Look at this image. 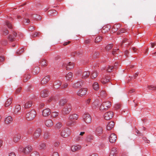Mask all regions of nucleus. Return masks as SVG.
I'll return each instance as SVG.
<instances>
[{
	"label": "nucleus",
	"mask_w": 156,
	"mask_h": 156,
	"mask_svg": "<svg viewBox=\"0 0 156 156\" xmlns=\"http://www.w3.org/2000/svg\"><path fill=\"white\" fill-rule=\"evenodd\" d=\"M6 25L9 28H12V25L10 22L6 21Z\"/></svg>",
	"instance_id": "864d4df0"
},
{
	"label": "nucleus",
	"mask_w": 156,
	"mask_h": 156,
	"mask_svg": "<svg viewBox=\"0 0 156 156\" xmlns=\"http://www.w3.org/2000/svg\"><path fill=\"white\" fill-rule=\"evenodd\" d=\"M102 39L101 37L100 36H98L97 37L95 40V42L96 43H98L101 41Z\"/></svg>",
	"instance_id": "de8ad7c7"
},
{
	"label": "nucleus",
	"mask_w": 156,
	"mask_h": 156,
	"mask_svg": "<svg viewBox=\"0 0 156 156\" xmlns=\"http://www.w3.org/2000/svg\"><path fill=\"white\" fill-rule=\"evenodd\" d=\"M71 133L70 130L68 128L63 129L61 132V136L63 137H66L69 136Z\"/></svg>",
	"instance_id": "20e7f679"
},
{
	"label": "nucleus",
	"mask_w": 156,
	"mask_h": 156,
	"mask_svg": "<svg viewBox=\"0 0 156 156\" xmlns=\"http://www.w3.org/2000/svg\"><path fill=\"white\" fill-rule=\"evenodd\" d=\"M21 89V87H20L17 88L15 92V94H19L20 91Z\"/></svg>",
	"instance_id": "4d7b16f0"
},
{
	"label": "nucleus",
	"mask_w": 156,
	"mask_h": 156,
	"mask_svg": "<svg viewBox=\"0 0 156 156\" xmlns=\"http://www.w3.org/2000/svg\"><path fill=\"white\" fill-rule=\"evenodd\" d=\"M32 105V102L31 101H29L25 104L24 107L25 108H28L31 107Z\"/></svg>",
	"instance_id": "c85d7f7f"
},
{
	"label": "nucleus",
	"mask_w": 156,
	"mask_h": 156,
	"mask_svg": "<svg viewBox=\"0 0 156 156\" xmlns=\"http://www.w3.org/2000/svg\"><path fill=\"white\" fill-rule=\"evenodd\" d=\"M83 81L78 82L73 85V87L74 88H77L82 86L83 85Z\"/></svg>",
	"instance_id": "f3484780"
},
{
	"label": "nucleus",
	"mask_w": 156,
	"mask_h": 156,
	"mask_svg": "<svg viewBox=\"0 0 156 156\" xmlns=\"http://www.w3.org/2000/svg\"><path fill=\"white\" fill-rule=\"evenodd\" d=\"M19 150L20 151L23 152L24 153V148L22 146H20L19 148Z\"/></svg>",
	"instance_id": "bf43d9fd"
},
{
	"label": "nucleus",
	"mask_w": 156,
	"mask_h": 156,
	"mask_svg": "<svg viewBox=\"0 0 156 156\" xmlns=\"http://www.w3.org/2000/svg\"><path fill=\"white\" fill-rule=\"evenodd\" d=\"M24 50L23 48L19 49L17 50L16 51V54L18 55H21L22 53L24 52Z\"/></svg>",
	"instance_id": "58836bf2"
},
{
	"label": "nucleus",
	"mask_w": 156,
	"mask_h": 156,
	"mask_svg": "<svg viewBox=\"0 0 156 156\" xmlns=\"http://www.w3.org/2000/svg\"><path fill=\"white\" fill-rule=\"evenodd\" d=\"M81 147L79 145L72 146L71 148V151L73 152L75 151L80 149Z\"/></svg>",
	"instance_id": "6ab92c4d"
},
{
	"label": "nucleus",
	"mask_w": 156,
	"mask_h": 156,
	"mask_svg": "<svg viewBox=\"0 0 156 156\" xmlns=\"http://www.w3.org/2000/svg\"><path fill=\"white\" fill-rule=\"evenodd\" d=\"M36 115V112L34 109L28 111L26 114V117L28 121L33 120Z\"/></svg>",
	"instance_id": "f257e3e1"
},
{
	"label": "nucleus",
	"mask_w": 156,
	"mask_h": 156,
	"mask_svg": "<svg viewBox=\"0 0 156 156\" xmlns=\"http://www.w3.org/2000/svg\"><path fill=\"white\" fill-rule=\"evenodd\" d=\"M32 17L33 18H34V19L37 20H41V17L40 15H33L32 16Z\"/></svg>",
	"instance_id": "ea45409f"
},
{
	"label": "nucleus",
	"mask_w": 156,
	"mask_h": 156,
	"mask_svg": "<svg viewBox=\"0 0 156 156\" xmlns=\"http://www.w3.org/2000/svg\"><path fill=\"white\" fill-rule=\"evenodd\" d=\"M40 69L38 67H37L34 68L33 71V73L34 74H37L39 72Z\"/></svg>",
	"instance_id": "e433bc0d"
},
{
	"label": "nucleus",
	"mask_w": 156,
	"mask_h": 156,
	"mask_svg": "<svg viewBox=\"0 0 156 156\" xmlns=\"http://www.w3.org/2000/svg\"><path fill=\"white\" fill-rule=\"evenodd\" d=\"M51 113L49 109L46 108L44 110L42 111V115L45 117L49 115Z\"/></svg>",
	"instance_id": "f8f14e48"
},
{
	"label": "nucleus",
	"mask_w": 156,
	"mask_h": 156,
	"mask_svg": "<svg viewBox=\"0 0 156 156\" xmlns=\"http://www.w3.org/2000/svg\"><path fill=\"white\" fill-rule=\"evenodd\" d=\"M68 83H65V84H63L62 85V88H65L68 87Z\"/></svg>",
	"instance_id": "e2e57ef3"
},
{
	"label": "nucleus",
	"mask_w": 156,
	"mask_h": 156,
	"mask_svg": "<svg viewBox=\"0 0 156 156\" xmlns=\"http://www.w3.org/2000/svg\"><path fill=\"white\" fill-rule=\"evenodd\" d=\"M103 129L102 127L101 126H98L96 128L95 132L96 134L98 136H100L103 133Z\"/></svg>",
	"instance_id": "9b49d317"
},
{
	"label": "nucleus",
	"mask_w": 156,
	"mask_h": 156,
	"mask_svg": "<svg viewBox=\"0 0 156 156\" xmlns=\"http://www.w3.org/2000/svg\"><path fill=\"white\" fill-rule=\"evenodd\" d=\"M91 99L90 98H88L86 101V103L87 105H88L89 104L90 102Z\"/></svg>",
	"instance_id": "69168bd1"
},
{
	"label": "nucleus",
	"mask_w": 156,
	"mask_h": 156,
	"mask_svg": "<svg viewBox=\"0 0 156 156\" xmlns=\"http://www.w3.org/2000/svg\"><path fill=\"white\" fill-rule=\"evenodd\" d=\"M72 110V106L70 103L67 104L63 107L62 110V113L64 115L69 114Z\"/></svg>",
	"instance_id": "f03ea898"
},
{
	"label": "nucleus",
	"mask_w": 156,
	"mask_h": 156,
	"mask_svg": "<svg viewBox=\"0 0 156 156\" xmlns=\"http://www.w3.org/2000/svg\"><path fill=\"white\" fill-rule=\"evenodd\" d=\"M87 89L85 88H82L80 89L77 92V94L80 96H83L87 94Z\"/></svg>",
	"instance_id": "6e6552de"
},
{
	"label": "nucleus",
	"mask_w": 156,
	"mask_h": 156,
	"mask_svg": "<svg viewBox=\"0 0 156 156\" xmlns=\"http://www.w3.org/2000/svg\"><path fill=\"white\" fill-rule=\"evenodd\" d=\"M46 147V144L45 143L41 142L39 144L38 146L39 149L40 150H44Z\"/></svg>",
	"instance_id": "4be33fe9"
},
{
	"label": "nucleus",
	"mask_w": 156,
	"mask_h": 156,
	"mask_svg": "<svg viewBox=\"0 0 156 156\" xmlns=\"http://www.w3.org/2000/svg\"><path fill=\"white\" fill-rule=\"evenodd\" d=\"M9 40L11 41H14L15 38L11 35H10L8 37Z\"/></svg>",
	"instance_id": "6e6d98bb"
},
{
	"label": "nucleus",
	"mask_w": 156,
	"mask_h": 156,
	"mask_svg": "<svg viewBox=\"0 0 156 156\" xmlns=\"http://www.w3.org/2000/svg\"><path fill=\"white\" fill-rule=\"evenodd\" d=\"M90 75V73L89 72L85 71L82 74V78L83 79H86Z\"/></svg>",
	"instance_id": "2f4dec72"
},
{
	"label": "nucleus",
	"mask_w": 156,
	"mask_h": 156,
	"mask_svg": "<svg viewBox=\"0 0 156 156\" xmlns=\"http://www.w3.org/2000/svg\"><path fill=\"white\" fill-rule=\"evenodd\" d=\"M111 105L110 102L108 101L104 102L100 107L99 109L101 111H105L110 108Z\"/></svg>",
	"instance_id": "7ed1b4c3"
},
{
	"label": "nucleus",
	"mask_w": 156,
	"mask_h": 156,
	"mask_svg": "<svg viewBox=\"0 0 156 156\" xmlns=\"http://www.w3.org/2000/svg\"><path fill=\"white\" fill-rule=\"evenodd\" d=\"M76 123L75 121H73L70 119H69L66 122V124L69 126H72L74 125Z\"/></svg>",
	"instance_id": "b1692460"
},
{
	"label": "nucleus",
	"mask_w": 156,
	"mask_h": 156,
	"mask_svg": "<svg viewBox=\"0 0 156 156\" xmlns=\"http://www.w3.org/2000/svg\"><path fill=\"white\" fill-rule=\"evenodd\" d=\"M113 46L112 44H108L105 47V49L106 51H108L112 48Z\"/></svg>",
	"instance_id": "4c0bfd02"
},
{
	"label": "nucleus",
	"mask_w": 156,
	"mask_h": 156,
	"mask_svg": "<svg viewBox=\"0 0 156 156\" xmlns=\"http://www.w3.org/2000/svg\"><path fill=\"white\" fill-rule=\"evenodd\" d=\"M98 105V104L96 103V102H95L93 103L92 107L93 108H96L97 107V105Z\"/></svg>",
	"instance_id": "0e129e2a"
},
{
	"label": "nucleus",
	"mask_w": 156,
	"mask_h": 156,
	"mask_svg": "<svg viewBox=\"0 0 156 156\" xmlns=\"http://www.w3.org/2000/svg\"><path fill=\"white\" fill-rule=\"evenodd\" d=\"M12 98H9L7 100L5 104V107L9 106L12 103Z\"/></svg>",
	"instance_id": "7c9ffc66"
},
{
	"label": "nucleus",
	"mask_w": 156,
	"mask_h": 156,
	"mask_svg": "<svg viewBox=\"0 0 156 156\" xmlns=\"http://www.w3.org/2000/svg\"><path fill=\"white\" fill-rule=\"evenodd\" d=\"M30 76L28 74L26 75L24 77L23 81L26 82L27 80L30 79Z\"/></svg>",
	"instance_id": "a19ab883"
},
{
	"label": "nucleus",
	"mask_w": 156,
	"mask_h": 156,
	"mask_svg": "<svg viewBox=\"0 0 156 156\" xmlns=\"http://www.w3.org/2000/svg\"><path fill=\"white\" fill-rule=\"evenodd\" d=\"M120 105L119 104H117L115 105V108L116 109H118L120 108Z\"/></svg>",
	"instance_id": "680f3d73"
},
{
	"label": "nucleus",
	"mask_w": 156,
	"mask_h": 156,
	"mask_svg": "<svg viewBox=\"0 0 156 156\" xmlns=\"http://www.w3.org/2000/svg\"><path fill=\"white\" fill-rule=\"evenodd\" d=\"M73 76V73L71 72H69L66 75L65 77L67 80H70L72 78Z\"/></svg>",
	"instance_id": "bb28decb"
},
{
	"label": "nucleus",
	"mask_w": 156,
	"mask_h": 156,
	"mask_svg": "<svg viewBox=\"0 0 156 156\" xmlns=\"http://www.w3.org/2000/svg\"><path fill=\"white\" fill-rule=\"evenodd\" d=\"M93 136L91 135H89L87 137L86 140L87 142H91L93 140Z\"/></svg>",
	"instance_id": "c9c22d12"
},
{
	"label": "nucleus",
	"mask_w": 156,
	"mask_h": 156,
	"mask_svg": "<svg viewBox=\"0 0 156 156\" xmlns=\"http://www.w3.org/2000/svg\"><path fill=\"white\" fill-rule=\"evenodd\" d=\"M33 129L32 128H30L27 131V133L28 134H31L32 133Z\"/></svg>",
	"instance_id": "a18cd8bd"
},
{
	"label": "nucleus",
	"mask_w": 156,
	"mask_h": 156,
	"mask_svg": "<svg viewBox=\"0 0 156 156\" xmlns=\"http://www.w3.org/2000/svg\"><path fill=\"white\" fill-rule=\"evenodd\" d=\"M113 116V113L112 112L109 111L106 113L104 115V117L105 119L108 120L112 119Z\"/></svg>",
	"instance_id": "0eeeda50"
},
{
	"label": "nucleus",
	"mask_w": 156,
	"mask_h": 156,
	"mask_svg": "<svg viewBox=\"0 0 156 156\" xmlns=\"http://www.w3.org/2000/svg\"><path fill=\"white\" fill-rule=\"evenodd\" d=\"M93 89L95 90H98L99 88V85L98 83L95 82L93 85Z\"/></svg>",
	"instance_id": "f704fd0d"
},
{
	"label": "nucleus",
	"mask_w": 156,
	"mask_h": 156,
	"mask_svg": "<svg viewBox=\"0 0 156 156\" xmlns=\"http://www.w3.org/2000/svg\"><path fill=\"white\" fill-rule=\"evenodd\" d=\"M67 102V100L65 99H61L59 102V105L60 106L64 105Z\"/></svg>",
	"instance_id": "72a5a7b5"
},
{
	"label": "nucleus",
	"mask_w": 156,
	"mask_h": 156,
	"mask_svg": "<svg viewBox=\"0 0 156 156\" xmlns=\"http://www.w3.org/2000/svg\"><path fill=\"white\" fill-rule=\"evenodd\" d=\"M117 137L115 134L112 133L109 137V141L111 143H113L115 142L117 140Z\"/></svg>",
	"instance_id": "1a4fd4ad"
},
{
	"label": "nucleus",
	"mask_w": 156,
	"mask_h": 156,
	"mask_svg": "<svg viewBox=\"0 0 156 156\" xmlns=\"http://www.w3.org/2000/svg\"><path fill=\"white\" fill-rule=\"evenodd\" d=\"M111 153L117 154V149L115 147H113L112 148L111 151Z\"/></svg>",
	"instance_id": "3c124183"
},
{
	"label": "nucleus",
	"mask_w": 156,
	"mask_h": 156,
	"mask_svg": "<svg viewBox=\"0 0 156 156\" xmlns=\"http://www.w3.org/2000/svg\"><path fill=\"white\" fill-rule=\"evenodd\" d=\"M83 139V137L80 136L79 135L76 136L75 137V140L76 141H78L80 140H81Z\"/></svg>",
	"instance_id": "09e8293b"
},
{
	"label": "nucleus",
	"mask_w": 156,
	"mask_h": 156,
	"mask_svg": "<svg viewBox=\"0 0 156 156\" xmlns=\"http://www.w3.org/2000/svg\"><path fill=\"white\" fill-rule=\"evenodd\" d=\"M98 74V73L97 71H94L92 72L90 76L91 78L94 79L96 78Z\"/></svg>",
	"instance_id": "cd10ccee"
},
{
	"label": "nucleus",
	"mask_w": 156,
	"mask_h": 156,
	"mask_svg": "<svg viewBox=\"0 0 156 156\" xmlns=\"http://www.w3.org/2000/svg\"><path fill=\"white\" fill-rule=\"evenodd\" d=\"M21 109V108L20 105H16L14 110V113L15 114H17L18 112H20Z\"/></svg>",
	"instance_id": "393cba45"
},
{
	"label": "nucleus",
	"mask_w": 156,
	"mask_h": 156,
	"mask_svg": "<svg viewBox=\"0 0 156 156\" xmlns=\"http://www.w3.org/2000/svg\"><path fill=\"white\" fill-rule=\"evenodd\" d=\"M45 124L47 127H50L53 125V123L52 120L48 119L45 122Z\"/></svg>",
	"instance_id": "4468645a"
},
{
	"label": "nucleus",
	"mask_w": 156,
	"mask_h": 156,
	"mask_svg": "<svg viewBox=\"0 0 156 156\" xmlns=\"http://www.w3.org/2000/svg\"><path fill=\"white\" fill-rule=\"evenodd\" d=\"M50 79V76L49 75L45 76L41 81V83L45 84L47 83Z\"/></svg>",
	"instance_id": "2eb2a0df"
},
{
	"label": "nucleus",
	"mask_w": 156,
	"mask_h": 156,
	"mask_svg": "<svg viewBox=\"0 0 156 156\" xmlns=\"http://www.w3.org/2000/svg\"><path fill=\"white\" fill-rule=\"evenodd\" d=\"M32 150V147L31 146H28L24 148V153L28 154Z\"/></svg>",
	"instance_id": "412c9836"
},
{
	"label": "nucleus",
	"mask_w": 156,
	"mask_h": 156,
	"mask_svg": "<svg viewBox=\"0 0 156 156\" xmlns=\"http://www.w3.org/2000/svg\"><path fill=\"white\" fill-rule=\"evenodd\" d=\"M58 115V113L56 112H52L51 113V116L53 118L57 117Z\"/></svg>",
	"instance_id": "79ce46f5"
},
{
	"label": "nucleus",
	"mask_w": 156,
	"mask_h": 156,
	"mask_svg": "<svg viewBox=\"0 0 156 156\" xmlns=\"http://www.w3.org/2000/svg\"><path fill=\"white\" fill-rule=\"evenodd\" d=\"M30 156H39V154L37 152L34 151L31 153Z\"/></svg>",
	"instance_id": "37998d69"
},
{
	"label": "nucleus",
	"mask_w": 156,
	"mask_h": 156,
	"mask_svg": "<svg viewBox=\"0 0 156 156\" xmlns=\"http://www.w3.org/2000/svg\"><path fill=\"white\" fill-rule=\"evenodd\" d=\"M41 134V130L40 128L37 129L34 132L33 135V138L35 140L38 138Z\"/></svg>",
	"instance_id": "423d86ee"
},
{
	"label": "nucleus",
	"mask_w": 156,
	"mask_h": 156,
	"mask_svg": "<svg viewBox=\"0 0 156 156\" xmlns=\"http://www.w3.org/2000/svg\"><path fill=\"white\" fill-rule=\"evenodd\" d=\"M83 119L84 122L87 124L90 123L91 122V118L89 114H84L83 115Z\"/></svg>",
	"instance_id": "39448f33"
},
{
	"label": "nucleus",
	"mask_w": 156,
	"mask_h": 156,
	"mask_svg": "<svg viewBox=\"0 0 156 156\" xmlns=\"http://www.w3.org/2000/svg\"><path fill=\"white\" fill-rule=\"evenodd\" d=\"M48 92L46 90H42L41 93V96L42 97L44 98L48 96Z\"/></svg>",
	"instance_id": "a878e982"
},
{
	"label": "nucleus",
	"mask_w": 156,
	"mask_h": 156,
	"mask_svg": "<svg viewBox=\"0 0 156 156\" xmlns=\"http://www.w3.org/2000/svg\"><path fill=\"white\" fill-rule=\"evenodd\" d=\"M74 66V63L69 62L66 66V68L67 70H69L73 68Z\"/></svg>",
	"instance_id": "5701e85b"
},
{
	"label": "nucleus",
	"mask_w": 156,
	"mask_h": 156,
	"mask_svg": "<svg viewBox=\"0 0 156 156\" xmlns=\"http://www.w3.org/2000/svg\"><path fill=\"white\" fill-rule=\"evenodd\" d=\"M9 156H16V155L14 152H12L9 154Z\"/></svg>",
	"instance_id": "774afa93"
},
{
	"label": "nucleus",
	"mask_w": 156,
	"mask_h": 156,
	"mask_svg": "<svg viewBox=\"0 0 156 156\" xmlns=\"http://www.w3.org/2000/svg\"><path fill=\"white\" fill-rule=\"evenodd\" d=\"M115 123L113 121H111L109 122L107 126V129L110 130L113 128L114 126Z\"/></svg>",
	"instance_id": "dca6fc26"
},
{
	"label": "nucleus",
	"mask_w": 156,
	"mask_h": 156,
	"mask_svg": "<svg viewBox=\"0 0 156 156\" xmlns=\"http://www.w3.org/2000/svg\"><path fill=\"white\" fill-rule=\"evenodd\" d=\"M119 49H113L112 52V54L113 55H115L116 54V52L117 51L119 50Z\"/></svg>",
	"instance_id": "13d9d810"
},
{
	"label": "nucleus",
	"mask_w": 156,
	"mask_h": 156,
	"mask_svg": "<svg viewBox=\"0 0 156 156\" xmlns=\"http://www.w3.org/2000/svg\"><path fill=\"white\" fill-rule=\"evenodd\" d=\"M49 135L48 133H44V138L45 139H47L49 137Z\"/></svg>",
	"instance_id": "8fccbe9b"
},
{
	"label": "nucleus",
	"mask_w": 156,
	"mask_h": 156,
	"mask_svg": "<svg viewBox=\"0 0 156 156\" xmlns=\"http://www.w3.org/2000/svg\"><path fill=\"white\" fill-rule=\"evenodd\" d=\"M61 84L62 82L61 81L59 80H57L55 82L54 86L55 88H58L60 87Z\"/></svg>",
	"instance_id": "aec40b11"
},
{
	"label": "nucleus",
	"mask_w": 156,
	"mask_h": 156,
	"mask_svg": "<svg viewBox=\"0 0 156 156\" xmlns=\"http://www.w3.org/2000/svg\"><path fill=\"white\" fill-rule=\"evenodd\" d=\"M62 126V124L60 122H58L57 123L55 126V128L57 129H60Z\"/></svg>",
	"instance_id": "c03bdc74"
},
{
	"label": "nucleus",
	"mask_w": 156,
	"mask_h": 156,
	"mask_svg": "<svg viewBox=\"0 0 156 156\" xmlns=\"http://www.w3.org/2000/svg\"><path fill=\"white\" fill-rule=\"evenodd\" d=\"M78 118V115L76 114L70 115L69 116V119H70L75 121V120H77Z\"/></svg>",
	"instance_id": "9d476101"
},
{
	"label": "nucleus",
	"mask_w": 156,
	"mask_h": 156,
	"mask_svg": "<svg viewBox=\"0 0 156 156\" xmlns=\"http://www.w3.org/2000/svg\"><path fill=\"white\" fill-rule=\"evenodd\" d=\"M40 33H41L40 32H35L34 34H32V36L33 37H38L39 34H40Z\"/></svg>",
	"instance_id": "5fc2aeb1"
},
{
	"label": "nucleus",
	"mask_w": 156,
	"mask_h": 156,
	"mask_svg": "<svg viewBox=\"0 0 156 156\" xmlns=\"http://www.w3.org/2000/svg\"><path fill=\"white\" fill-rule=\"evenodd\" d=\"M21 136L20 134H17L15 135L13 138V140L14 142L15 143L17 142L21 139Z\"/></svg>",
	"instance_id": "a211bd4d"
},
{
	"label": "nucleus",
	"mask_w": 156,
	"mask_h": 156,
	"mask_svg": "<svg viewBox=\"0 0 156 156\" xmlns=\"http://www.w3.org/2000/svg\"><path fill=\"white\" fill-rule=\"evenodd\" d=\"M40 64L41 66L43 67L46 66L48 64L47 62L44 59H42L41 61Z\"/></svg>",
	"instance_id": "c756f323"
},
{
	"label": "nucleus",
	"mask_w": 156,
	"mask_h": 156,
	"mask_svg": "<svg viewBox=\"0 0 156 156\" xmlns=\"http://www.w3.org/2000/svg\"><path fill=\"white\" fill-rule=\"evenodd\" d=\"M117 25H115L112 28V30L113 31H114V32H115V31H117Z\"/></svg>",
	"instance_id": "052dcab7"
},
{
	"label": "nucleus",
	"mask_w": 156,
	"mask_h": 156,
	"mask_svg": "<svg viewBox=\"0 0 156 156\" xmlns=\"http://www.w3.org/2000/svg\"><path fill=\"white\" fill-rule=\"evenodd\" d=\"M113 69V66H109L108 68L107 69V71L109 72H110L112 71Z\"/></svg>",
	"instance_id": "603ef678"
},
{
	"label": "nucleus",
	"mask_w": 156,
	"mask_h": 156,
	"mask_svg": "<svg viewBox=\"0 0 156 156\" xmlns=\"http://www.w3.org/2000/svg\"><path fill=\"white\" fill-rule=\"evenodd\" d=\"M110 79V78L109 76H106L102 79L101 82L102 83L105 84L109 81Z\"/></svg>",
	"instance_id": "473e14b6"
},
{
	"label": "nucleus",
	"mask_w": 156,
	"mask_h": 156,
	"mask_svg": "<svg viewBox=\"0 0 156 156\" xmlns=\"http://www.w3.org/2000/svg\"><path fill=\"white\" fill-rule=\"evenodd\" d=\"M155 86H154L152 85H148L147 86V88L150 90H155Z\"/></svg>",
	"instance_id": "49530a36"
},
{
	"label": "nucleus",
	"mask_w": 156,
	"mask_h": 156,
	"mask_svg": "<svg viewBox=\"0 0 156 156\" xmlns=\"http://www.w3.org/2000/svg\"><path fill=\"white\" fill-rule=\"evenodd\" d=\"M4 121L5 124H9L13 121V118L12 116H9L5 119Z\"/></svg>",
	"instance_id": "ddd939ff"
},
{
	"label": "nucleus",
	"mask_w": 156,
	"mask_h": 156,
	"mask_svg": "<svg viewBox=\"0 0 156 156\" xmlns=\"http://www.w3.org/2000/svg\"><path fill=\"white\" fill-rule=\"evenodd\" d=\"M4 34L5 35H6L9 33V31L7 30H3Z\"/></svg>",
	"instance_id": "338daca9"
}]
</instances>
